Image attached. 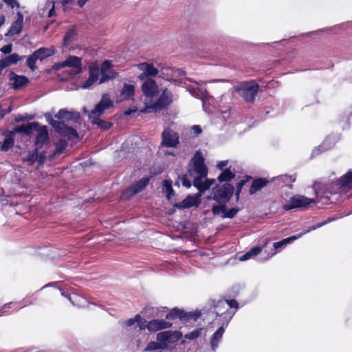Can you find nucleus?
Here are the masks:
<instances>
[{
    "label": "nucleus",
    "instance_id": "obj_14",
    "mask_svg": "<svg viewBox=\"0 0 352 352\" xmlns=\"http://www.w3.org/2000/svg\"><path fill=\"white\" fill-rule=\"evenodd\" d=\"M137 67L139 70L142 71V73L138 76L140 80L155 77L159 73L158 69L154 67L153 63H140L137 65Z\"/></svg>",
    "mask_w": 352,
    "mask_h": 352
},
{
    "label": "nucleus",
    "instance_id": "obj_22",
    "mask_svg": "<svg viewBox=\"0 0 352 352\" xmlns=\"http://www.w3.org/2000/svg\"><path fill=\"white\" fill-rule=\"evenodd\" d=\"M55 118H56L58 120H60V121H63L64 122L65 120H74L75 122H77L80 119V113L78 111H68L65 109H61L55 115Z\"/></svg>",
    "mask_w": 352,
    "mask_h": 352
},
{
    "label": "nucleus",
    "instance_id": "obj_62",
    "mask_svg": "<svg viewBox=\"0 0 352 352\" xmlns=\"http://www.w3.org/2000/svg\"><path fill=\"white\" fill-rule=\"evenodd\" d=\"M228 164V161L227 160H223V161H220L218 164H217V167L220 169V170H222L223 169V168L227 166Z\"/></svg>",
    "mask_w": 352,
    "mask_h": 352
},
{
    "label": "nucleus",
    "instance_id": "obj_9",
    "mask_svg": "<svg viewBox=\"0 0 352 352\" xmlns=\"http://www.w3.org/2000/svg\"><path fill=\"white\" fill-rule=\"evenodd\" d=\"M65 67H72L73 72H69L70 75H76L82 72V59L76 56H69L67 58L57 65V69Z\"/></svg>",
    "mask_w": 352,
    "mask_h": 352
},
{
    "label": "nucleus",
    "instance_id": "obj_29",
    "mask_svg": "<svg viewBox=\"0 0 352 352\" xmlns=\"http://www.w3.org/2000/svg\"><path fill=\"white\" fill-rule=\"evenodd\" d=\"M227 327L228 325H223L222 322L221 327L210 338V345L212 350H215L218 347L219 343L225 332V329Z\"/></svg>",
    "mask_w": 352,
    "mask_h": 352
},
{
    "label": "nucleus",
    "instance_id": "obj_54",
    "mask_svg": "<svg viewBox=\"0 0 352 352\" xmlns=\"http://www.w3.org/2000/svg\"><path fill=\"white\" fill-rule=\"evenodd\" d=\"M97 80H95L93 78H91L89 76V78L85 81V82L82 84V87L85 89L90 87L94 82H96Z\"/></svg>",
    "mask_w": 352,
    "mask_h": 352
},
{
    "label": "nucleus",
    "instance_id": "obj_24",
    "mask_svg": "<svg viewBox=\"0 0 352 352\" xmlns=\"http://www.w3.org/2000/svg\"><path fill=\"white\" fill-rule=\"evenodd\" d=\"M10 81L11 82L12 87L14 90L21 89L29 82L28 77L25 76H19L13 72H10Z\"/></svg>",
    "mask_w": 352,
    "mask_h": 352
},
{
    "label": "nucleus",
    "instance_id": "obj_42",
    "mask_svg": "<svg viewBox=\"0 0 352 352\" xmlns=\"http://www.w3.org/2000/svg\"><path fill=\"white\" fill-rule=\"evenodd\" d=\"M14 144V140L4 139L3 142L0 146L1 151H8L9 149L13 147Z\"/></svg>",
    "mask_w": 352,
    "mask_h": 352
},
{
    "label": "nucleus",
    "instance_id": "obj_27",
    "mask_svg": "<svg viewBox=\"0 0 352 352\" xmlns=\"http://www.w3.org/2000/svg\"><path fill=\"white\" fill-rule=\"evenodd\" d=\"M41 125L37 122H29L27 124H22L15 127V131L18 133H24L30 135L34 131H36Z\"/></svg>",
    "mask_w": 352,
    "mask_h": 352
},
{
    "label": "nucleus",
    "instance_id": "obj_6",
    "mask_svg": "<svg viewBox=\"0 0 352 352\" xmlns=\"http://www.w3.org/2000/svg\"><path fill=\"white\" fill-rule=\"evenodd\" d=\"M315 203L314 199L307 198L303 195H296L292 197L283 206L285 211L296 208H307L311 204Z\"/></svg>",
    "mask_w": 352,
    "mask_h": 352
},
{
    "label": "nucleus",
    "instance_id": "obj_31",
    "mask_svg": "<svg viewBox=\"0 0 352 352\" xmlns=\"http://www.w3.org/2000/svg\"><path fill=\"white\" fill-rule=\"evenodd\" d=\"M337 184L341 188H349L352 186V169L347 171L340 179H337Z\"/></svg>",
    "mask_w": 352,
    "mask_h": 352
},
{
    "label": "nucleus",
    "instance_id": "obj_33",
    "mask_svg": "<svg viewBox=\"0 0 352 352\" xmlns=\"http://www.w3.org/2000/svg\"><path fill=\"white\" fill-rule=\"evenodd\" d=\"M235 177V174L233 173L230 168H226L217 177L218 181L220 183L230 182Z\"/></svg>",
    "mask_w": 352,
    "mask_h": 352
},
{
    "label": "nucleus",
    "instance_id": "obj_21",
    "mask_svg": "<svg viewBox=\"0 0 352 352\" xmlns=\"http://www.w3.org/2000/svg\"><path fill=\"white\" fill-rule=\"evenodd\" d=\"M201 203L199 196H187L179 203L173 204V207L178 209L190 208L193 206L197 207Z\"/></svg>",
    "mask_w": 352,
    "mask_h": 352
},
{
    "label": "nucleus",
    "instance_id": "obj_37",
    "mask_svg": "<svg viewBox=\"0 0 352 352\" xmlns=\"http://www.w3.org/2000/svg\"><path fill=\"white\" fill-rule=\"evenodd\" d=\"M167 348H168V344H160L158 341L157 342L151 341L147 344L144 351H155V350H158V349H166Z\"/></svg>",
    "mask_w": 352,
    "mask_h": 352
},
{
    "label": "nucleus",
    "instance_id": "obj_51",
    "mask_svg": "<svg viewBox=\"0 0 352 352\" xmlns=\"http://www.w3.org/2000/svg\"><path fill=\"white\" fill-rule=\"evenodd\" d=\"M214 183V179H206L203 183V192L208 190Z\"/></svg>",
    "mask_w": 352,
    "mask_h": 352
},
{
    "label": "nucleus",
    "instance_id": "obj_45",
    "mask_svg": "<svg viewBox=\"0 0 352 352\" xmlns=\"http://www.w3.org/2000/svg\"><path fill=\"white\" fill-rule=\"evenodd\" d=\"M1 135L5 138V139H11L14 140V137L16 133H18L17 131H15V128L12 131L10 130H3L1 132Z\"/></svg>",
    "mask_w": 352,
    "mask_h": 352
},
{
    "label": "nucleus",
    "instance_id": "obj_11",
    "mask_svg": "<svg viewBox=\"0 0 352 352\" xmlns=\"http://www.w3.org/2000/svg\"><path fill=\"white\" fill-rule=\"evenodd\" d=\"M214 309L217 316L223 317L222 322L223 325H228L230 321L235 314V311L230 310L228 307H227L226 302L221 300L214 305Z\"/></svg>",
    "mask_w": 352,
    "mask_h": 352
},
{
    "label": "nucleus",
    "instance_id": "obj_8",
    "mask_svg": "<svg viewBox=\"0 0 352 352\" xmlns=\"http://www.w3.org/2000/svg\"><path fill=\"white\" fill-rule=\"evenodd\" d=\"M53 51L46 47H40L34 51L27 59L28 67L32 70L35 71L37 69L36 65V60L42 61L45 58L51 56Z\"/></svg>",
    "mask_w": 352,
    "mask_h": 352
},
{
    "label": "nucleus",
    "instance_id": "obj_58",
    "mask_svg": "<svg viewBox=\"0 0 352 352\" xmlns=\"http://www.w3.org/2000/svg\"><path fill=\"white\" fill-rule=\"evenodd\" d=\"M138 107L135 106H133L127 110H126L124 113L125 116H131L132 113H135L138 111Z\"/></svg>",
    "mask_w": 352,
    "mask_h": 352
},
{
    "label": "nucleus",
    "instance_id": "obj_12",
    "mask_svg": "<svg viewBox=\"0 0 352 352\" xmlns=\"http://www.w3.org/2000/svg\"><path fill=\"white\" fill-rule=\"evenodd\" d=\"M173 101V96L171 91L167 88L162 90L157 100L153 103L157 111L166 109Z\"/></svg>",
    "mask_w": 352,
    "mask_h": 352
},
{
    "label": "nucleus",
    "instance_id": "obj_32",
    "mask_svg": "<svg viewBox=\"0 0 352 352\" xmlns=\"http://www.w3.org/2000/svg\"><path fill=\"white\" fill-rule=\"evenodd\" d=\"M91 120V122L93 125H97L99 128L102 129L103 131H107L110 129L113 123L111 122L106 121L100 119V118H89Z\"/></svg>",
    "mask_w": 352,
    "mask_h": 352
},
{
    "label": "nucleus",
    "instance_id": "obj_50",
    "mask_svg": "<svg viewBox=\"0 0 352 352\" xmlns=\"http://www.w3.org/2000/svg\"><path fill=\"white\" fill-rule=\"evenodd\" d=\"M6 58L10 65L12 64H16L20 59L19 56L16 53L12 54L6 56Z\"/></svg>",
    "mask_w": 352,
    "mask_h": 352
},
{
    "label": "nucleus",
    "instance_id": "obj_53",
    "mask_svg": "<svg viewBox=\"0 0 352 352\" xmlns=\"http://www.w3.org/2000/svg\"><path fill=\"white\" fill-rule=\"evenodd\" d=\"M140 319V315L137 314L135 316V317L133 318H130V319L127 320L126 321L125 324H126V326L131 327L133 324H134L135 322H136L137 321H139Z\"/></svg>",
    "mask_w": 352,
    "mask_h": 352
},
{
    "label": "nucleus",
    "instance_id": "obj_25",
    "mask_svg": "<svg viewBox=\"0 0 352 352\" xmlns=\"http://www.w3.org/2000/svg\"><path fill=\"white\" fill-rule=\"evenodd\" d=\"M270 181L264 177H258L252 180L249 189V194L254 195L266 186Z\"/></svg>",
    "mask_w": 352,
    "mask_h": 352
},
{
    "label": "nucleus",
    "instance_id": "obj_38",
    "mask_svg": "<svg viewBox=\"0 0 352 352\" xmlns=\"http://www.w3.org/2000/svg\"><path fill=\"white\" fill-rule=\"evenodd\" d=\"M100 74V67L96 63L89 66V76L98 80Z\"/></svg>",
    "mask_w": 352,
    "mask_h": 352
},
{
    "label": "nucleus",
    "instance_id": "obj_46",
    "mask_svg": "<svg viewBox=\"0 0 352 352\" xmlns=\"http://www.w3.org/2000/svg\"><path fill=\"white\" fill-rule=\"evenodd\" d=\"M156 113L157 112V109L155 108L153 103L151 104H146L144 108L141 109L140 110V113Z\"/></svg>",
    "mask_w": 352,
    "mask_h": 352
},
{
    "label": "nucleus",
    "instance_id": "obj_43",
    "mask_svg": "<svg viewBox=\"0 0 352 352\" xmlns=\"http://www.w3.org/2000/svg\"><path fill=\"white\" fill-rule=\"evenodd\" d=\"M38 148H36L25 159V161H27L30 165L34 164V163L37 161L38 157Z\"/></svg>",
    "mask_w": 352,
    "mask_h": 352
},
{
    "label": "nucleus",
    "instance_id": "obj_10",
    "mask_svg": "<svg viewBox=\"0 0 352 352\" xmlns=\"http://www.w3.org/2000/svg\"><path fill=\"white\" fill-rule=\"evenodd\" d=\"M113 65L110 60H105L101 65L99 84H102L118 76V73L112 69Z\"/></svg>",
    "mask_w": 352,
    "mask_h": 352
},
{
    "label": "nucleus",
    "instance_id": "obj_15",
    "mask_svg": "<svg viewBox=\"0 0 352 352\" xmlns=\"http://www.w3.org/2000/svg\"><path fill=\"white\" fill-rule=\"evenodd\" d=\"M195 171L201 177H206L208 168L204 163V158L199 151H197L192 159Z\"/></svg>",
    "mask_w": 352,
    "mask_h": 352
},
{
    "label": "nucleus",
    "instance_id": "obj_63",
    "mask_svg": "<svg viewBox=\"0 0 352 352\" xmlns=\"http://www.w3.org/2000/svg\"><path fill=\"white\" fill-rule=\"evenodd\" d=\"M25 120H27V118L23 116L22 115H18L15 117V122H23Z\"/></svg>",
    "mask_w": 352,
    "mask_h": 352
},
{
    "label": "nucleus",
    "instance_id": "obj_19",
    "mask_svg": "<svg viewBox=\"0 0 352 352\" xmlns=\"http://www.w3.org/2000/svg\"><path fill=\"white\" fill-rule=\"evenodd\" d=\"M239 211V208L236 207L232 208L231 209L227 210L226 204L221 205H213L212 208V212L214 215L222 214L221 217L223 218L232 219L236 216Z\"/></svg>",
    "mask_w": 352,
    "mask_h": 352
},
{
    "label": "nucleus",
    "instance_id": "obj_60",
    "mask_svg": "<svg viewBox=\"0 0 352 352\" xmlns=\"http://www.w3.org/2000/svg\"><path fill=\"white\" fill-rule=\"evenodd\" d=\"M10 64L8 63L6 58H4L0 60V69L3 70L4 68L9 67Z\"/></svg>",
    "mask_w": 352,
    "mask_h": 352
},
{
    "label": "nucleus",
    "instance_id": "obj_1",
    "mask_svg": "<svg viewBox=\"0 0 352 352\" xmlns=\"http://www.w3.org/2000/svg\"><path fill=\"white\" fill-rule=\"evenodd\" d=\"M239 96L248 103H254L259 91L258 84L254 80L240 83L235 87Z\"/></svg>",
    "mask_w": 352,
    "mask_h": 352
},
{
    "label": "nucleus",
    "instance_id": "obj_34",
    "mask_svg": "<svg viewBox=\"0 0 352 352\" xmlns=\"http://www.w3.org/2000/svg\"><path fill=\"white\" fill-rule=\"evenodd\" d=\"M163 192L166 194L168 199H170L172 196L175 195L172 181L170 179H165L163 181Z\"/></svg>",
    "mask_w": 352,
    "mask_h": 352
},
{
    "label": "nucleus",
    "instance_id": "obj_56",
    "mask_svg": "<svg viewBox=\"0 0 352 352\" xmlns=\"http://www.w3.org/2000/svg\"><path fill=\"white\" fill-rule=\"evenodd\" d=\"M12 50V45L8 44L1 47V52L5 54H10Z\"/></svg>",
    "mask_w": 352,
    "mask_h": 352
},
{
    "label": "nucleus",
    "instance_id": "obj_5",
    "mask_svg": "<svg viewBox=\"0 0 352 352\" xmlns=\"http://www.w3.org/2000/svg\"><path fill=\"white\" fill-rule=\"evenodd\" d=\"M50 124L59 133L61 136L67 138L69 140L78 139V133L76 130L72 127L68 126L63 121H58L52 118Z\"/></svg>",
    "mask_w": 352,
    "mask_h": 352
},
{
    "label": "nucleus",
    "instance_id": "obj_55",
    "mask_svg": "<svg viewBox=\"0 0 352 352\" xmlns=\"http://www.w3.org/2000/svg\"><path fill=\"white\" fill-rule=\"evenodd\" d=\"M261 251H262L261 247L256 246V247L251 248L249 250V254H250L252 256H256L258 254H260L261 252Z\"/></svg>",
    "mask_w": 352,
    "mask_h": 352
},
{
    "label": "nucleus",
    "instance_id": "obj_30",
    "mask_svg": "<svg viewBox=\"0 0 352 352\" xmlns=\"http://www.w3.org/2000/svg\"><path fill=\"white\" fill-rule=\"evenodd\" d=\"M135 95V86L133 85L124 83L120 91V96L124 100H133Z\"/></svg>",
    "mask_w": 352,
    "mask_h": 352
},
{
    "label": "nucleus",
    "instance_id": "obj_41",
    "mask_svg": "<svg viewBox=\"0 0 352 352\" xmlns=\"http://www.w3.org/2000/svg\"><path fill=\"white\" fill-rule=\"evenodd\" d=\"M203 330L202 327L196 328L191 332L185 334L184 338L188 340H195L201 335Z\"/></svg>",
    "mask_w": 352,
    "mask_h": 352
},
{
    "label": "nucleus",
    "instance_id": "obj_35",
    "mask_svg": "<svg viewBox=\"0 0 352 352\" xmlns=\"http://www.w3.org/2000/svg\"><path fill=\"white\" fill-rule=\"evenodd\" d=\"M138 322V329L136 330V333H138V336L140 335H142V338L144 340H147L148 338V336L144 332L145 329L146 328V321L145 319H142L140 318L139 321Z\"/></svg>",
    "mask_w": 352,
    "mask_h": 352
},
{
    "label": "nucleus",
    "instance_id": "obj_3",
    "mask_svg": "<svg viewBox=\"0 0 352 352\" xmlns=\"http://www.w3.org/2000/svg\"><path fill=\"white\" fill-rule=\"evenodd\" d=\"M149 180V177H145L132 183L129 187L122 192L120 199L130 200L134 195L142 191L148 186Z\"/></svg>",
    "mask_w": 352,
    "mask_h": 352
},
{
    "label": "nucleus",
    "instance_id": "obj_57",
    "mask_svg": "<svg viewBox=\"0 0 352 352\" xmlns=\"http://www.w3.org/2000/svg\"><path fill=\"white\" fill-rule=\"evenodd\" d=\"M182 185L186 188H190L191 186L190 181L188 179L187 176L185 175H183L182 177Z\"/></svg>",
    "mask_w": 352,
    "mask_h": 352
},
{
    "label": "nucleus",
    "instance_id": "obj_44",
    "mask_svg": "<svg viewBox=\"0 0 352 352\" xmlns=\"http://www.w3.org/2000/svg\"><path fill=\"white\" fill-rule=\"evenodd\" d=\"M205 177L198 176L195 177L193 180V185L196 187L199 192H203V183L202 179Z\"/></svg>",
    "mask_w": 352,
    "mask_h": 352
},
{
    "label": "nucleus",
    "instance_id": "obj_52",
    "mask_svg": "<svg viewBox=\"0 0 352 352\" xmlns=\"http://www.w3.org/2000/svg\"><path fill=\"white\" fill-rule=\"evenodd\" d=\"M2 3L5 2L6 5L11 8H14V7L19 8L20 5L18 1L16 0H1Z\"/></svg>",
    "mask_w": 352,
    "mask_h": 352
},
{
    "label": "nucleus",
    "instance_id": "obj_18",
    "mask_svg": "<svg viewBox=\"0 0 352 352\" xmlns=\"http://www.w3.org/2000/svg\"><path fill=\"white\" fill-rule=\"evenodd\" d=\"M143 95L147 98H153L158 93V85L153 78H147L141 87Z\"/></svg>",
    "mask_w": 352,
    "mask_h": 352
},
{
    "label": "nucleus",
    "instance_id": "obj_13",
    "mask_svg": "<svg viewBox=\"0 0 352 352\" xmlns=\"http://www.w3.org/2000/svg\"><path fill=\"white\" fill-rule=\"evenodd\" d=\"M162 145L166 147H177L179 143V136L173 129L166 128L162 133Z\"/></svg>",
    "mask_w": 352,
    "mask_h": 352
},
{
    "label": "nucleus",
    "instance_id": "obj_36",
    "mask_svg": "<svg viewBox=\"0 0 352 352\" xmlns=\"http://www.w3.org/2000/svg\"><path fill=\"white\" fill-rule=\"evenodd\" d=\"M252 179V176H250V175H245L243 177V179H242L241 181H239L237 183L236 188V193H235V195H236V197L237 200L239 198V195H240V193L241 192V190H242L243 187L245 185L246 183H248V182H250Z\"/></svg>",
    "mask_w": 352,
    "mask_h": 352
},
{
    "label": "nucleus",
    "instance_id": "obj_16",
    "mask_svg": "<svg viewBox=\"0 0 352 352\" xmlns=\"http://www.w3.org/2000/svg\"><path fill=\"white\" fill-rule=\"evenodd\" d=\"M182 333L178 331H166L158 333L156 338L160 344H168V342H177L182 338Z\"/></svg>",
    "mask_w": 352,
    "mask_h": 352
},
{
    "label": "nucleus",
    "instance_id": "obj_23",
    "mask_svg": "<svg viewBox=\"0 0 352 352\" xmlns=\"http://www.w3.org/2000/svg\"><path fill=\"white\" fill-rule=\"evenodd\" d=\"M37 135L35 140V145L37 148H41L44 144L49 142V134L46 126H40L36 131Z\"/></svg>",
    "mask_w": 352,
    "mask_h": 352
},
{
    "label": "nucleus",
    "instance_id": "obj_20",
    "mask_svg": "<svg viewBox=\"0 0 352 352\" xmlns=\"http://www.w3.org/2000/svg\"><path fill=\"white\" fill-rule=\"evenodd\" d=\"M173 324L165 321L163 319H153L150 320L146 324V329L150 332H155L159 330L166 329L171 327Z\"/></svg>",
    "mask_w": 352,
    "mask_h": 352
},
{
    "label": "nucleus",
    "instance_id": "obj_17",
    "mask_svg": "<svg viewBox=\"0 0 352 352\" xmlns=\"http://www.w3.org/2000/svg\"><path fill=\"white\" fill-rule=\"evenodd\" d=\"M316 198L320 201H325V203H333L334 201L331 199V196L334 195L332 192L325 188V185L321 182H315L313 186Z\"/></svg>",
    "mask_w": 352,
    "mask_h": 352
},
{
    "label": "nucleus",
    "instance_id": "obj_47",
    "mask_svg": "<svg viewBox=\"0 0 352 352\" xmlns=\"http://www.w3.org/2000/svg\"><path fill=\"white\" fill-rule=\"evenodd\" d=\"M228 309H234L233 311H236L239 307L238 302L235 299L225 300Z\"/></svg>",
    "mask_w": 352,
    "mask_h": 352
},
{
    "label": "nucleus",
    "instance_id": "obj_28",
    "mask_svg": "<svg viewBox=\"0 0 352 352\" xmlns=\"http://www.w3.org/2000/svg\"><path fill=\"white\" fill-rule=\"evenodd\" d=\"M78 33L75 26H72L65 34L63 39V45L65 47H69L74 41L77 40Z\"/></svg>",
    "mask_w": 352,
    "mask_h": 352
},
{
    "label": "nucleus",
    "instance_id": "obj_49",
    "mask_svg": "<svg viewBox=\"0 0 352 352\" xmlns=\"http://www.w3.org/2000/svg\"><path fill=\"white\" fill-rule=\"evenodd\" d=\"M333 220V219H331V218H328L327 220L321 222V223H318L314 226H312L311 227H309V229L305 231L304 233H307L311 230H316L317 228H319L324 225H326L327 223H328L329 222H331V221Z\"/></svg>",
    "mask_w": 352,
    "mask_h": 352
},
{
    "label": "nucleus",
    "instance_id": "obj_4",
    "mask_svg": "<svg viewBox=\"0 0 352 352\" xmlns=\"http://www.w3.org/2000/svg\"><path fill=\"white\" fill-rule=\"evenodd\" d=\"M201 316V311L195 310V311L187 312L184 309H181L178 307H174L169 311L166 315V319L170 320H174L179 318L182 322H186L190 319L196 320Z\"/></svg>",
    "mask_w": 352,
    "mask_h": 352
},
{
    "label": "nucleus",
    "instance_id": "obj_2",
    "mask_svg": "<svg viewBox=\"0 0 352 352\" xmlns=\"http://www.w3.org/2000/svg\"><path fill=\"white\" fill-rule=\"evenodd\" d=\"M234 191V186L226 183L221 186H217L212 189V199L221 204L228 202Z\"/></svg>",
    "mask_w": 352,
    "mask_h": 352
},
{
    "label": "nucleus",
    "instance_id": "obj_26",
    "mask_svg": "<svg viewBox=\"0 0 352 352\" xmlns=\"http://www.w3.org/2000/svg\"><path fill=\"white\" fill-rule=\"evenodd\" d=\"M23 27V15L21 12H17L16 19L10 26L8 34L10 35L19 34Z\"/></svg>",
    "mask_w": 352,
    "mask_h": 352
},
{
    "label": "nucleus",
    "instance_id": "obj_61",
    "mask_svg": "<svg viewBox=\"0 0 352 352\" xmlns=\"http://www.w3.org/2000/svg\"><path fill=\"white\" fill-rule=\"evenodd\" d=\"M192 130L193 131L194 133L196 135H199L202 132V129L200 126L199 125H193L192 126Z\"/></svg>",
    "mask_w": 352,
    "mask_h": 352
},
{
    "label": "nucleus",
    "instance_id": "obj_64",
    "mask_svg": "<svg viewBox=\"0 0 352 352\" xmlns=\"http://www.w3.org/2000/svg\"><path fill=\"white\" fill-rule=\"evenodd\" d=\"M252 257L251 254H249V251L248 252H246L245 254H243L242 256V257L241 258V260L242 261H245V260H248L249 258H250Z\"/></svg>",
    "mask_w": 352,
    "mask_h": 352
},
{
    "label": "nucleus",
    "instance_id": "obj_59",
    "mask_svg": "<svg viewBox=\"0 0 352 352\" xmlns=\"http://www.w3.org/2000/svg\"><path fill=\"white\" fill-rule=\"evenodd\" d=\"M67 146V142L65 141L60 140L58 146H57V150L58 153L62 152Z\"/></svg>",
    "mask_w": 352,
    "mask_h": 352
},
{
    "label": "nucleus",
    "instance_id": "obj_40",
    "mask_svg": "<svg viewBox=\"0 0 352 352\" xmlns=\"http://www.w3.org/2000/svg\"><path fill=\"white\" fill-rule=\"evenodd\" d=\"M323 185H325V188H327V190L330 191V192H332L333 195H337L339 190L341 189L340 186L337 184V180L323 184Z\"/></svg>",
    "mask_w": 352,
    "mask_h": 352
},
{
    "label": "nucleus",
    "instance_id": "obj_39",
    "mask_svg": "<svg viewBox=\"0 0 352 352\" xmlns=\"http://www.w3.org/2000/svg\"><path fill=\"white\" fill-rule=\"evenodd\" d=\"M298 238V236H289L288 238L284 239H283V240H281L280 241L275 242L273 244L274 249V250H278L280 248H281V247H283L284 245H286L289 243H290L292 241H294V240L297 239Z\"/></svg>",
    "mask_w": 352,
    "mask_h": 352
},
{
    "label": "nucleus",
    "instance_id": "obj_7",
    "mask_svg": "<svg viewBox=\"0 0 352 352\" xmlns=\"http://www.w3.org/2000/svg\"><path fill=\"white\" fill-rule=\"evenodd\" d=\"M113 107V102L107 94L102 96L100 102L95 106L91 111H86L89 118H100L105 110Z\"/></svg>",
    "mask_w": 352,
    "mask_h": 352
},
{
    "label": "nucleus",
    "instance_id": "obj_48",
    "mask_svg": "<svg viewBox=\"0 0 352 352\" xmlns=\"http://www.w3.org/2000/svg\"><path fill=\"white\" fill-rule=\"evenodd\" d=\"M135 337L131 339V343L134 344L137 348L140 347L141 344L146 340L143 339L142 335L138 336V333H136Z\"/></svg>",
    "mask_w": 352,
    "mask_h": 352
}]
</instances>
